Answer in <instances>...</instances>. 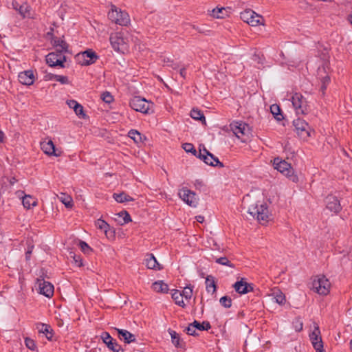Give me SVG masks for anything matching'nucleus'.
Here are the masks:
<instances>
[{
    "mask_svg": "<svg viewBox=\"0 0 352 352\" xmlns=\"http://www.w3.org/2000/svg\"><path fill=\"white\" fill-rule=\"evenodd\" d=\"M248 213L256 217L258 221L263 225L266 224L272 219L266 204L252 205L248 208Z\"/></svg>",
    "mask_w": 352,
    "mask_h": 352,
    "instance_id": "1",
    "label": "nucleus"
},
{
    "mask_svg": "<svg viewBox=\"0 0 352 352\" xmlns=\"http://www.w3.org/2000/svg\"><path fill=\"white\" fill-rule=\"evenodd\" d=\"M273 164L275 169L285 175L292 182L294 183H297L298 182V177L294 173V170L290 164L277 157L274 160Z\"/></svg>",
    "mask_w": 352,
    "mask_h": 352,
    "instance_id": "2",
    "label": "nucleus"
},
{
    "mask_svg": "<svg viewBox=\"0 0 352 352\" xmlns=\"http://www.w3.org/2000/svg\"><path fill=\"white\" fill-rule=\"evenodd\" d=\"M293 126L298 137L303 141H307L309 138L311 136V133H314V129L309 124L300 118L294 120Z\"/></svg>",
    "mask_w": 352,
    "mask_h": 352,
    "instance_id": "3",
    "label": "nucleus"
},
{
    "mask_svg": "<svg viewBox=\"0 0 352 352\" xmlns=\"http://www.w3.org/2000/svg\"><path fill=\"white\" fill-rule=\"evenodd\" d=\"M109 41L113 50L116 52L125 53L129 49V39L122 32L111 34Z\"/></svg>",
    "mask_w": 352,
    "mask_h": 352,
    "instance_id": "4",
    "label": "nucleus"
},
{
    "mask_svg": "<svg viewBox=\"0 0 352 352\" xmlns=\"http://www.w3.org/2000/svg\"><path fill=\"white\" fill-rule=\"evenodd\" d=\"M109 19L113 23L120 25L126 26L130 23V17L127 12L121 10L112 5L108 13Z\"/></svg>",
    "mask_w": 352,
    "mask_h": 352,
    "instance_id": "5",
    "label": "nucleus"
},
{
    "mask_svg": "<svg viewBox=\"0 0 352 352\" xmlns=\"http://www.w3.org/2000/svg\"><path fill=\"white\" fill-rule=\"evenodd\" d=\"M331 284L322 275L316 276L311 283V289L320 295H327L329 292Z\"/></svg>",
    "mask_w": 352,
    "mask_h": 352,
    "instance_id": "6",
    "label": "nucleus"
},
{
    "mask_svg": "<svg viewBox=\"0 0 352 352\" xmlns=\"http://www.w3.org/2000/svg\"><path fill=\"white\" fill-rule=\"evenodd\" d=\"M234 134L241 139L243 142H245L250 138L251 130L250 127L244 122H234L230 125Z\"/></svg>",
    "mask_w": 352,
    "mask_h": 352,
    "instance_id": "7",
    "label": "nucleus"
},
{
    "mask_svg": "<svg viewBox=\"0 0 352 352\" xmlns=\"http://www.w3.org/2000/svg\"><path fill=\"white\" fill-rule=\"evenodd\" d=\"M153 102L146 100L140 96H135L131 99L129 105L135 111L142 113L144 114L149 113L151 107L153 106Z\"/></svg>",
    "mask_w": 352,
    "mask_h": 352,
    "instance_id": "8",
    "label": "nucleus"
},
{
    "mask_svg": "<svg viewBox=\"0 0 352 352\" xmlns=\"http://www.w3.org/2000/svg\"><path fill=\"white\" fill-rule=\"evenodd\" d=\"M241 19L251 26L264 25V20L261 15L250 9H247L241 13Z\"/></svg>",
    "mask_w": 352,
    "mask_h": 352,
    "instance_id": "9",
    "label": "nucleus"
},
{
    "mask_svg": "<svg viewBox=\"0 0 352 352\" xmlns=\"http://www.w3.org/2000/svg\"><path fill=\"white\" fill-rule=\"evenodd\" d=\"M292 102L297 114H306L309 111V106L306 98L300 94L296 93L292 98Z\"/></svg>",
    "mask_w": 352,
    "mask_h": 352,
    "instance_id": "10",
    "label": "nucleus"
},
{
    "mask_svg": "<svg viewBox=\"0 0 352 352\" xmlns=\"http://www.w3.org/2000/svg\"><path fill=\"white\" fill-rule=\"evenodd\" d=\"M41 149L49 157H60L62 155V151L56 148L54 142L50 138L43 140L41 143Z\"/></svg>",
    "mask_w": 352,
    "mask_h": 352,
    "instance_id": "11",
    "label": "nucleus"
},
{
    "mask_svg": "<svg viewBox=\"0 0 352 352\" xmlns=\"http://www.w3.org/2000/svg\"><path fill=\"white\" fill-rule=\"evenodd\" d=\"M311 342L316 352H325L320 331L318 324L314 323V328L309 335Z\"/></svg>",
    "mask_w": 352,
    "mask_h": 352,
    "instance_id": "12",
    "label": "nucleus"
},
{
    "mask_svg": "<svg viewBox=\"0 0 352 352\" xmlns=\"http://www.w3.org/2000/svg\"><path fill=\"white\" fill-rule=\"evenodd\" d=\"M98 58V56L92 50H88L83 52L78 53L76 56V61L81 65H89L93 64Z\"/></svg>",
    "mask_w": 352,
    "mask_h": 352,
    "instance_id": "13",
    "label": "nucleus"
},
{
    "mask_svg": "<svg viewBox=\"0 0 352 352\" xmlns=\"http://www.w3.org/2000/svg\"><path fill=\"white\" fill-rule=\"evenodd\" d=\"M178 195L188 206L196 207L197 200L196 194L194 192L187 188H183L179 190Z\"/></svg>",
    "mask_w": 352,
    "mask_h": 352,
    "instance_id": "14",
    "label": "nucleus"
},
{
    "mask_svg": "<svg viewBox=\"0 0 352 352\" xmlns=\"http://www.w3.org/2000/svg\"><path fill=\"white\" fill-rule=\"evenodd\" d=\"M66 58L62 53L60 52H51L46 56V63L50 67L60 66L65 67L64 63Z\"/></svg>",
    "mask_w": 352,
    "mask_h": 352,
    "instance_id": "15",
    "label": "nucleus"
},
{
    "mask_svg": "<svg viewBox=\"0 0 352 352\" xmlns=\"http://www.w3.org/2000/svg\"><path fill=\"white\" fill-rule=\"evenodd\" d=\"M199 157L208 165L212 166H219L220 167H223V164L219 162V159L214 157L206 148L199 151Z\"/></svg>",
    "mask_w": 352,
    "mask_h": 352,
    "instance_id": "16",
    "label": "nucleus"
},
{
    "mask_svg": "<svg viewBox=\"0 0 352 352\" xmlns=\"http://www.w3.org/2000/svg\"><path fill=\"white\" fill-rule=\"evenodd\" d=\"M36 284L40 294L48 298L53 296L54 286L52 283L43 279H38Z\"/></svg>",
    "mask_w": 352,
    "mask_h": 352,
    "instance_id": "17",
    "label": "nucleus"
},
{
    "mask_svg": "<svg viewBox=\"0 0 352 352\" xmlns=\"http://www.w3.org/2000/svg\"><path fill=\"white\" fill-rule=\"evenodd\" d=\"M12 8L16 10L23 18H32L31 8L29 5L24 3L20 5L17 1H12Z\"/></svg>",
    "mask_w": 352,
    "mask_h": 352,
    "instance_id": "18",
    "label": "nucleus"
},
{
    "mask_svg": "<svg viewBox=\"0 0 352 352\" xmlns=\"http://www.w3.org/2000/svg\"><path fill=\"white\" fill-rule=\"evenodd\" d=\"M144 264L150 270L157 271L162 269V265L157 262L156 258L153 254H148L146 255L145 258L144 259Z\"/></svg>",
    "mask_w": 352,
    "mask_h": 352,
    "instance_id": "19",
    "label": "nucleus"
},
{
    "mask_svg": "<svg viewBox=\"0 0 352 352\" xmlns=\"http://www.w3.org/2000/svg\"><path fill=\"white\" fill-rule=\"evenodd\" d=\"M235 291L240 294H245L252 291L253 287L249 283L241 278V280L236 282L233 285Z\"/></svg>",
    "mask_w": 352,
    "mask_h": 352,
    "instance_id": "20",
    "label": "nucleus"
},
{
    "mask_svg": "<svg viewBox=\"0 0 352 352\" xmlns=\"http://www.w3.org/2000/svg\"><path fill=\"white\" fill-rule=\"evenodd\" d=\"M67 106L74 110L76 115L80 118H85L86 114L84 112L83 107L79 104L76 100H67L66 101Z\"/></svg>",
    "mask_w": 352,
    "mask_h": 352,
    "instance_id": "21",
    "label": "nucleus"
},
{
    "mask_svg": "<svg viewBox=\"0 0 352 352\" xmlns=\"http://www.w3.org/2000/svg\"><path fill=\"white\" fill-rule=\"evenodd\" d=\"M327 208L333 212H338L341 210V206L338 198L333 195H329L326 198Z\"/></svg>",
    "mask_w": 352,
    "mask_h": 352,
    "instance_id": "22",
    "label": "nucleus"
},
{
    "mask_svg": "<svg viewBox=\"0 0 352 352\" xmlns=\"http://www.w3.org/2000/svg\"><path fill=\"white\" fill-rule=\"evenodd\" d=\"M18 78L19 82L25 85H31L34 81V75L33 72L31 70L21 72L19 74Z\"/></svg>",
    "mask_w": 352,
    "mask_h": 352,
    "instance_id": "23",
    "label": "nucleus"
},
{
    "mask_svg": "<svg viewBox=\"0 0 352 352\" xmlns=\"http://www.w3.org/2000/svg\"><path fill=\"white\" fill-rule=\"evenodd\" d=\"M101 338L110 350L113 351V352H118V346L120 345H118V343L113 340L109 333H102L101 335Z\"/></svg>",
    "mask_w": 352,
    "mask_h": 352,
    "instance_id": "24",
    "label": "nucleus"
},
{
    "mask_svg": "<svg viewBox=\"0 0 352 352\" xmlns=\"http://www.w3.org/2000/svg\"><path fill=\"white\" fill-rule=\"evenodd\" d=\"M120 340H123L124 342L129 344L135 342V336L129 331L124 329H115Z\"/></svg>",
    "mask_w": 352,
    "mask_h": 352,
    "instance_id": "25",
    "label": "nucleus"
},
{
    "mask_svg": "<svg viewBox=\"0 0 352 352\" xmlns=\"http://www.w3.org/2000/svg\"><path fill=\"white\" fill-rule=\"evenodd\" d=\"M114 220L119 225H124L132 221L129 214L125 210L115 214Z\"/></svg>",
    "mask_w": 352,
    "mask_h": 352,
    "instance_id": "26",
    "label": "nucleus"
},
{
    "mask_svg": "<svg viewBox=\"0 0 352 352\" xmlns=\"http://www.w3.org/2000/svg\"><path fill=\"white\" fill-rule=\"evenodd\" d=\"M329 67L327 64L319 67L317 70V77L320 80H324V82H329L330 77L328 75Z\"/></svg>",
    "mask_w": 352,
    "mask_h": 352,
    "instance_id": "27",
    "label": "nucleus"
},
{
    "mask_svg": "<svg viewBox=\"0 0 352 352\" xmlns=\"http://www.w3.org/2000/svg\"><path fill=\"white\" fill-rule=\"evenodd\" d=\"M53 45L56 47V51L60 53L65 52L67 50V44L60 38L54 37L52 40Z\"/></svg>",
    "mask_w": 352,
    "mask_h": 352,
    "instance_id": "28",
    "label": "nucleus"
},
{
    "mask_svg": "<svg viewBox=\"0 0 352 352\" xmlns=\"http://www.w3.org/2000/svg\"><path fill=\"white\" fill-rule=\"evenodd\" d=\"M22 204L25 208L30 210L32 207L37 206V199L30 195H25L22 197Z\"/></svg>",
    "mask_w": 352,
    "mask_h": 352,
    "instance_id": "29",
    "label": "nucleus"
},
{
    "mask_svg": "<svg viewBox=\"0 0 352 352\" xmlns=\"http://www.w3.org/2000/svg\"><path fill=\"white\" fill-rule=\"evenodd\" d=\"M58 199L65 205L67 208H72L74 206L72 197L66 193L61 192L59 195H58Z\"/></svg>",
    "mask_w": 352,
    "mask_h": 352,
    "instance_id": "30",
    "label": "nucleus"
},
{
    "mask_svg": "<svg viewBox=\"0 0 352 352\" xmlns=\"http://www.w3.org/2000/svg\"><path fill=\"white\" fill-rule=\"evenodd\" d=\"M152 288L156 292L166 293L168 291V286L162 280H157L153 283Z\"/></svg>",
    "mask_w": 352,
    "mask_h": 352,
    "instance_id": "31",
    "label": "nucleus"
},
{
    "mask_svg": "<svg viewBox=\"0 0 352 352\" xmlns=\"http://www.w3.org/2000/svg\"><path fill=\"white\" fill-rule=\"evenodd\" d=\"M270 296H271L272 299L279 305H283L285 302V296L280 290L273 291L272 293L270 294Z\"/></svg>",
    "mask_w": 352,
    "mask_h": 352,
    "instance_id": "32",
    "label": "nucleus"
},
{
    "mask_svg": "<svg viewBox=\"0 0 352 352\" xmlns=\"http://www.w3.org/2000/svg\"><path fill=\"white\" fill-rule=\"evenodd\" d=\"M210 16L215 19H224L228 16V12L225 8L217 7L211 11Z\"/></svg>",
    "mask_w": 352,
    "mask_h": 352,
    "instance_id": "33",
    "label": "nucleus"
},
{
    "mask_svg": "<svg viewBox=\"0 0 352 352\" xmlns=\"http://www.w3.org/2000/svg\"><path fill=\"white\" fill-rule=\"evenodd\" d=\"M206 287L208 293L214 294L216 292V283L212 276H208L206 278Z\"/></svg>",
    "mask_w": 352,
    "mask_h": 352,
    "instance_id": "34",
    "label": "nucleus"
},
{
    "mask_svg": "<svg viewBox=\"0 0 352 352\" xmlns=\"http://www.w3.org/2000/svg\"><path fill=\"white\" fill-rule=\"evenodd\" d=\"M113 197L118 203H124L126 201H132L134 200L132 197H131L129 195H128L127 194H126L124 192L119 193V194L114 193L113 195Z\"/></svg>",
    "mask_w": 352,
    "mask_h": 352,
    "instance_id": "35",
    "label": "nucleus"
},
{
    "mask_svg": "<svg viewBox=\"0 0 352 352\" xmlns=\"http://www.w3.org/2000/svg\"><path fill=\"white\" fill-rule=\"evenodd\" d=\"M172 298L175 300V303L182 307H184L186 304L183 300L182 293L178 290H175L172 293Z\"/></svg>",
    "mask_w": 352,
    "mask_h": 352,
    "instance_id": "36",
    "label": "nucleus"
},
{
    "mask_svg": "<svg viewBox=\"0 0 352 352\" xmlns=\"http://www.w3.org/2000/svg\"><path fill=\"white\" fill-rule=\"evenodd\" d=\"M37 329H38V331L40 333H43L46 335V337L48 340H51L52 335V329L51 327L45 324H39L37 326Z\"/></svg>",
    "mask_w": 352,
    "mask_h": 352,
    "instance_id": "37",
    "label": "nucleus"
},
{
    "mask_svg": "<svg viewBox=\"0 0 352 352\" xmlns=\"http://www.w3.org/2000/svg\"><path fill=\"white\" fill-rule=\"evenodd\" d=\"M95 226L97 228L103 230L105 234H107V231L109 230V225L104 220L99 219L95 221Z\"/></svg>",
    "mask_w": 352,
    "mask_h": 352,
    "instance_id": "38",
    "label": "nucleus"
},
{
    "mask_svg": "<svg viewBox=\"0 0 352 352\" xmlns=\"http://www.w3.org/2000/svg\"><path fill=\"white\" fill-rule=\"evenodd\" d=\"M270 111L277 120L280 121L283 119V116L280 113V109L278 105L276 104H272L270 107Z\"/></svg>",
    "mask_w": 352,
    "mask_h": 352,
    "instance_id": "39",
    "label": "nucleus"
},
{
    "mask_svg": "<svg viewBox=\"0 0 352 352\" xmlns=\"http://www.w3.org/2000/svg\"><path fill=\"white\" fill-rule=\"evenodd\" d=\"M190 116L194 120H202L204 122H206L204 113L200 110H198L197 109H193L190 111Z\"/></svg>",
    "mask_w": 352,
    "mask_h": 352,
    "instance_id": "40",
    "label": "nucleus"
},
{
    "mask_svg": "<svg viewBox=\"0 0 352 352\" xmlns=\"http://www.w3.org/2000/svg\"><path fill=\"white\" fill-rule=\"evenodd\" d=\"M169 334L171 337L172 342L176 347H181L182 344H180V339L179 334L176 333L175 331L168 330Z\"/></svg>",
    "mask_w": 352,
    "mask_h": 352,
    "instance_id": "41",
    "label": "nucleus"
},
{
    "mask_svg": "<svg viewBox=\"0 0 352 352\" xmlns=\"http://www.w3.org/2000/svg\"><path fill=\"white\" fill-rule=\"evenodd\" d=\"M194 327H196V329H198L199 331H204V330H208L210 329L211 326L210 323L207 321H204L202 323H200L197 322V320H195L193 322Z\"/></svg>",
    "mask_w": 352,
    "mask_h": 352,
    "instance_id": "42",
    "label": "nucleus"
},
{
    "mask_svg": "<svg viewBox=\"0 0 352 352\" xmlns=\"http://www.w3.org/2000/svg\"><path fill=\"white\" fill-rule=\"evenodd\" d=\"M129 136L136 143L142 142V135L136 130H131L129 133Z\"/></svg>",
    "mask_w": 352,
    "mask_h": 352,
    "instance_id": "43",
    "label": "nucleus"
},
{
    "mask_svg": "<svg viewBox=\"0 0 352 352\" xmlns=\"http://www.w3.org/2000/svg\"><path fill=\"white\" fill-rule=\"evenodd\" d=\"M216 263L222 265L230 267L232 268L234 267V265L228 260L227 257H220L216 259Z\"/></svg>",
    "mask_w": 352,
    "mask_h": 352,
    "instance_id": "44",
    "label": "nucleus"
},
{
    "mask_svg": "<svg viewBox=\"0 0 352 352\" xmlns=\"http://www.w3.org/2000/svg\"><path fill=\"white\" fill-rule=\"evenodd\" d=\"M219 302L221 305L226 308H230L232 306V300L228 296L221 297Z\"/></svg>",
    "mask_w": 352,
    "mask_h": 352,
    "instance_id": "45",
    "label": "nucleus"
},
{
    "mask_svg": "<svg viewBox=\"0 0 352 352\" xmlns=\"http://www.w3.org/2000/svg\"><path fill=\"white\" fill-rule=\"evenodd\" d=\"M182 148L187 153H192L194 155H196L197 151L194 148V146L190 143H184L182 144Z\"/></svg>",
    "mask_w": 352,
    "mask_h": 352,
    "instance_id": "46",
    "label": "nucleus"
},
{
    "mask_svg": "<svg viewBox=\"0 0 352 352\" xmlns=\"http://www.w3.org/2000/svg\"><path fill=\"white\" fill-rule=\"evenodd\" d=\"M181 293L183 298L184 297L186 300H189L191 298L192 296V289L189 287H186L183 289L182 292Z\"/></svg>",
    "mask_w": 352,
    "mask_h": 352,
    "instance_id": "47",
    "label": "nucleus"
},
{
    "mask_svg": "<svg viewBox=\"0 0 352 352\" xmlns=\"http://www.w3.org/2000/svg\"><path fill=\"white\" fill-rule=\"evenodd\" d=\"M25 346L30 350H35L36 346V344H35V342L31 339V338H26L25 339Z\"/></svg>",
    "mask_w": 352,
    "mask_h": 352,
    "instance_id": "48",
    "label": "nucleus"
},
{
    "mask_svg": "<svg viewBox=\"0 0 352 352\" xmlns=\"http://www.w3.org/2000/svg\"><path fill=\"white\" fill-rule=\"evenodd\" d=\"M101 99L106 103H111L113 100V96L108 91L102 94Z\"/></svg>",
    "mask_w": 352,
    "mask_h": 352,
    "instance_id": "49",
    "label": "nucleus"
},
{
    "mask_svg": "<svg viewBox=\"0 0 352 352\" xmlns=\"http://www.w3.org/2000/svg\"><path fill=\"white\" fill-rule=\"evenodd\" d=\"M79 247L84 253L87 254L91 252V248L85 241H80L79 242Z\"/></svg>",
    "mask_w": 352,
    "mask_h": 352,
    "instance_id": "50",
    "label": "nucleus"
},
{
    "mask_svg": "<svg viewBox=\"0 0 352 352\" xmlns=\"http://www.w3.org/2000/svg\"><path fill=\"white\" fill-rule=\"evenodd\" d=\"M54 77V80L60 82L63 85H67L69 83V79L65 76L56 75Z\"/></svg>",
    "mask_w": 352,
    "mask_h": 352,
    "instance_id": "51",
    "label": "nucleus"
},
{
    "mask_svg": "<svg viewBox=\"0 0 352 352\" xmlns=\"http://www.w3.org/2000/svg\"><path fill=\"white\" fill-rule=\"evenodd\" d=\"M33 249L34 245L31 242H28V250L25 253V258L27 261L30 260Z\"/></svg>",
    "mask_w": 352,
    "mask_h": 352,
    "instance_id": "52",
    "label": "nucleus"
},
{
    "mask_svg": "<svg viewBox=\"0 0 352 352\" xmlns=\"http://www.w3.org/2000/svg\"><path fill=\"white\" fill-rule=\"evenodd\" d=\"M186 332L188 335L196 336V327H194L193 322L190 324L186 329Z\"/></svg>",
    "mask_w": 352,
    "mask_h": 352,
    "instance_id": "53",
    "label": "nucleus"
},
{
    "mask_svg": "<svg viewBox=\"0 0 352 352\" xmlns=\"http://www.w3.org/2000/svg\"><path fill=\"white\" fill-rule=\"evenodd\" d=\"M72 257L73 258L74 263L77 266H78V267L82 266L83 263H82V258H80V256H76V254H73V255H72Z\"/></svg>",
    "mask_w": 352,
    "mask_h": 352,
    "instance_id": "54",
    "label": "nucleus"
},
{
    "mask_svg": "<svg viewBox=\"0 0 352 352\" xmlns=\"http://www.w3.org/2000/svg\"><path fill=\"white\" fill-rule=\"evenodd\" d=\"M164 63L167 65V66H170L173 69H177L178 67V66L176 64H174L173 61L171 60L170 58L164 59Z\"/></svg>",
    "mask_w": 352,
    "mask_h": 352,
    "instance_id": "55",
    "label": "nucleus"
},
{
    "mask_svg": "<svg viewBox=\"0 0 352 352\" xmlns=\"http://www.w3.org/2000/svg\"><path fill=\"white\" fill-rule=\"evenodd\" d=\"M321 86H320V91H322V94H324V91L327 89V86L329 82H324V80H320Z\"/></svg>",
    "mask_w": 352,
    "mask_h": 352,
    "instance_id": "56",
    "label": "nucleus"
},
{
    "mask_svg": "<svg viewBox=\"0 0 352 352\" xmlns=\"http://www.w3.org/2000/svg\"><path fill=\"white\" fill-rule=\"evenodd\" d=\"M207 243L210 246H211V245L212 244L215 247V249H219L217 247V243L212 238L208 239Z\"/></svg>",
    "mask_w": 352,
    "mask_h": 352,
    "instance_id": "57",
    "label": "nucleus"
},
{
    "mask_svg": "<svg viewBox=\"0 0 352 352\" xmlns=\"http://www.w3.org/2000/svg\"><path fill=\"white\" fill-rule=\"evenodd\" d=\"M56 75H54V74H47L45 76V80H54V76H56Z\"/></svg>",
    "mask_w": 352,
    "mask_h": 352,
    "instance_id": "58",
    "label": "nucleus"
},
{
    "mask_svg": "<svg viewBox=\"0 0 352 352\" xmlns=\"http://www.w3.org/2000/svg\"><path fill=\"white\" fill-rule=\"evenodd\" d=\"M179 74L180 75L183 77V78H186V69L185 68H182L180 69V72H179Z\"/></svg>",
    "mask_w": 352,
    "mask_h": 352,
    "instance_id": "59",
    "label": "nucleus"
},
{
    "mask_svg": "<svg viewBox=\"0 0 352 352\" xmlns=\"http://www.w3.org/2000/svg\"><path fill=\"white\" fill-rule=\"evenodd\" d=\"M296 329L298 331H300L302 329V323L299 322L298 324L296 326Z\"/></svg>",
    "mask_w": 352,
    "mask_h": 352,
    "instance_id": "60",
    "label": "nucleus"
},
{
    "mask_svg": "<svg viewBox=\"0 0 352 352\" xmlns=\"http://www.w3.org/2000/svg\"><path fill=\"white\" fill-rule=\"evenodd\" d=\"M196 219L198 222L202 223L204 221V217L203 216H197Z\"/></svg>",
    "mask_w": 352,
    "mask_h": 352,
    "instance_id": "61",
    "label": "nucleus"
},
{
    "mask_svg": "<svg viewBox=\"0 0 352 352\" xmlns=\"http://www.w3.org/2000/svg\"><path fill=\"white\" fill-rule=\"evenodd\" d=\"M16 195H17L19 197H20V198H21V199H22V197L25 195H24V192H23V191H20V190L17 191V192H16Z\"/></svg>",
    "mask_w": 352,
    "mask_h": 352,
    "instance_id": "62",
    "label": "nucleus"
},
{
    "mask_svg": "<svg viewBox=\"0 0 352 352\" xmlns=\"http://www.w3.org/2000/svg\"><path fill=\"white\" fill-rule=\"evenodd\" d=\"M16 182V179L14 178V177H12L11 178L10 180H9V182L10 184V185H14V184Z\"/></svg>",
    "mask_w": 352,
    "mask_h": 352,
    "instance_id": "63",
    "label": "nucleus"
},
{
    "mask_svg": "<svg viewBox=\"0 0 352 352\" xmlns=\"http://www.w3.org/2000/svg\"><path fill=\"white\" fill-rule=\"evenodd\" d=\"M3 136H4L3 133L1 131H0V142H1L3 141Z\"/></svg>",
    "mask_w": 352,
    "mask_h": 352,
    "instance_id": "64",
    "label": "nucleus"
}]
</instances>
